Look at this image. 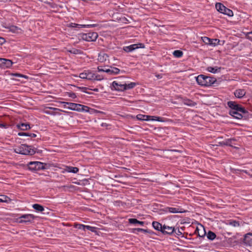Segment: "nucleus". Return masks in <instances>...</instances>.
<instances>
[{"mask_svg":"<svg viewBox=\"0 0 252 252\" xmlns=\"http://www.w3.org/2000/svg\"><path fill=\"white\" fill-rule=\"evenodd\" d=\"M195 80L199 85L203 87H209L212 85L216 86L215 84L217 82L216 78L204 74H200L195 77Z\"/></svg>","mask_w":252,"mask_h":252,"instance_id":"nucleus-1","label":"nucleus"},{"mask_svg":"<svg viewBox=\"0 0 252 252\" xmlns=\"http://www.w3.org/2000/svg\"><path fill=\"white\" fill-rule=\"evenodd\" d=\"M228 107L230 108L228 114L233 118L240 120L243 118L242 114L238 113V110L240 109L241 105L236 101H228L227 102Z\"/></svg>","mask_w":252,"mask_h":252,"instance_id":"nucleus-2","label":"nucleus"},{"mask_svg":"<svg viewBox=\"0 0 252 252\" xmlns=\"http://www.w3.org/2000/svg\"><path fill=\"white\" fill-rule=\"evenodd\" d=\"M34 147L32 145H29L26 144H23L14 149L15 153L32 156L35 154Z\"/></svg>","mask_w":252,"mask_h":252,"instance_id":"nucleus-3","label":"nucleus"},{"mask_svg":"<svg viewBox=\"0 0 252 252\" xmlns=\"http://www.w3.org/2000/svg\"><path fill=\"white\" fill-rule=\"evenodd\" d=\"M68 106L67 107L69 110L76 111L77 112H88L93 114L97 110L91 108L88 106L84 105L79 103L70 102L68 104Z\"/></svg>","mask_w":252,"mask_h":252,"instance_id":"nucleus-4","label":"nucleus"},{"mask_svg":"<svg viewBox=\"0 0 252 252\" xmlns=\"http://www.w3.org/2000/svg\"><path fill=\"white\" fill-rule=\"evenodd\" d=\"M28 169L32 172L44 170L49 168V165L40 161H30L28 164Z\"/></svg>","mask_w":252,"mask_h":252,"instance_id":"nucleus-5","label":"nucleus"},{"mask_svg":"<svg viewBox=\"0 0 252 252\" xmlns=\"http://www.w3.org/2000/svg\"><path fill=\"white\" fill-rule=\"evenodd\" d=\"M98 37V34L96 32H89L86 33H82L78 34V38L80 39L88 42L94 41Z\"/></svg>","mask_w":252,"mask_h":252,"instance_id":"nucleus-6","label":"nucleus"},{"mask_svg":"<svg viewBox=\"0 0 252 252\" xmlns=\"http://www.w3.org/2000/svg\"><path fill=\"white\" fill-rule=\"evenodd\" d=\"M36 218V217L32 214H24L17 218L16 222L19 223H32Z\"/></svg>","mask_w":252,"mask_h":252,"instance_id":"nucleus-7","label":"nucleus"},{"mask_svg":"<svg viewBox=\"0 0 252 252\" xmlns=\"http://www.w3.org/2000/svg\"><path fill=\"white\" fill-rule=\"evenodd\" d=\"M216 8L219 12L227 15L229 17H232L233 16L232 10L227 8L221 3H217L216 4Z\"/></svg>","mask_w":252,"mask_h":252,"instance_id":"nucleus-8","label":"nucleus"},{"mask_svg":"<svg viewBox=\"0 0 252 252\" xmlns=\"http://www.w3.org/2000/svg\"><path fill=\"white\" fill-rule=\"evenodd\" d=\"M145 44L142 43H138L137 44H133L127 46L123 47V50L126 53H129L134 51L135 50L139 48H144Z\"/></svg>","mask_w":252,"mask_h":252,"instance_id":"nucleus-9","label":"nucleus"},{"mask_svg":"<svg viewBox=\"0 0 252 252\" xmlns=\"http://www.w3.org/2000/svg\"><path fill=\"white\" fill-rule=\"evenodd\" d=\"M162 230L163 231L162 234L163 235L172 236L174 235V233L177 230V228H175V226H169L166 224H163Z\"/></svg>","mask_w":252,"mask_h":252,"instance_id":"nucleus-10","label":"nucleus"},{"mask_svg":"<svg viewBox=\"0 0 252 252\" xmlns=\"http://www.w3.org/2000/svg\"><path fill=\"white\" fill-rule=\"evenodd\" d=\"M242 242L247 247H252V233L249 232L245 234Z\"/></svg>","mask_w":252,"mask_h":252,"instance_id":"nucleus-11","label":"nucleus"},{"mask_svg":"<svg viewBox=\"0 0 252 252\" xmlns=\"http://www.w3.org/2000/svg\"><path fill=\"white\" fill-rule=\"evenodd\" d=\"M13 62L10 60L0 58V68L2 69L9 68L12 66Z\"/></svg>","mask_w":252,"mask_h":252,"instance_id":"nucleus-12","label":"nucleus"},{"mask_svg":"<svg viewBox=\"0 0 252 252\" xmlns=\"http://www.w3.org/2000/svg\"><path fill=\"white\" fill-rule=\"evenodd\" d=\"M124 86L125 84H119L115 81H113L111 85L112 90H114L119 92L125 91V89L124 88Z\"/></svg>","mask_w":252,"mask_h":252,"instance_id":"nucleus-13","label":"nucleus"},{"mask_svg":"<svg viewBox=\"0 0 252 252\" xmlns=\"http://www.w3.org/2000/svg\"><path fill=\"white\" fill-rule=\"evenodd\" d=\"M203 227L202 229H200L198 227H197L194 231V233L196 234L198 237H199L201 239H204L206 235V232L205 231V228L202 225Z\"/></svg>","mask_w":252,"mask_h":252,"instance_id":"nucleus-14","label":"nucleus"},{"mask_svg":"<svg viewBox=\"0 0 252 252\" xmlns=\"http://www.w3.org/2000/svg\"><path fill=\"white\" fill-rule=\"evenodd\" d=\"M105 71L106 73L111 75H117L121 71V70L118 68L112 66H110L109 68L106 69Z\"/></svg>","mask_w":252,"mask_h":252,"instance_id":"nucleus-15","label":"nucleus"},{"mask_svg":"<svg viewBox=\"0 0 252 252\" xmlns=\"http://www.w3.org/2000/svg\"><path fill=\"white\" fill-rule=\"evenodd\" d=\"M150 121H158L160 122H169L172 121L171 119L155 116H150Z\"/></svg>","mask_w":252,"mask_h":252,"instance_id":"nucleus-16","label":"nucleus"},{"mask_svg":"<svg viewBox=\"0 0 252 252\" xmlns=\"http://www.w3.org/2000/svg\"><path fill=\"white\" fill-rule=\"evenodd\" d=\"M182 103L187 106L193 107L195 106L197 103L195 102H194L192 100L189 99L186 97H182Z\"/></svg>","mask_w":252,"mask_h":252,"instance_id":"nucleus-17","label":"nucleus"},{"mask_svg":"<svg viewBox=\"0 0 252 252\" xmlns=\"http://www.w3.org/2000/svg\"><path fill=\"white\" fill-rule=\"evenodd\" d=\"M234 95L238 98H243L246 94V92L244 89H237L234 93Z\"/></svg>","mask_w":252,"mask_h":252,"instance_id":"nucleus-18","label":"nucleus"},{"mask_svg":"<svg viewBox=\"0 0 252 252\" xmlns=\"http://www.w3.org/2000/svg\"><path fill=\"white\" fill-rule=\"evenodd\" d=\"M164 211L166 212H169L170 213H182L185 212V211H183L181 209V210H179V208H173V207H167L164 208Z\"/></svg>","mask_w":252,"mask_h":252,"instance_id":"nucleus-19","label":"nucleus"},{"mask_svg":"<svg viewBox=\"0 0 252 252\" xmlns=\"http://www.w3.org/2000/svg\"><path fill=\"white\" fill-rule=\"evenodd\" d=\"M17 127L21 130L25 131L30 129L31 127L29 123H21L17 125Z\"/></svg>","mask_w":252,"mask_h":252,"instance_id":"nucleus-20","label":"nucleus"},{"mask_svg":"<svg viewBox=\"0 0 252 252\" xmlns=\"http://www.w3.org/2000/svg\"><path fill=\"white\" fill-rule=\"evenodd\" d=\"M152 226L155 230L162 233L163 225L161 223L158 221H154L152 222Z\"/></svg>","mask_w":252,"mask_h":252,"instance_id":"nucleus-21","label":"nucleus"},{"mask_svg":"<svg viewBox=\"0 0 252 252\" xmlns=\"http://www.w3.org/2000/svg\"><path fill=\"white\" fill-rule=\"evenodd\" d=\"M175 228H177V230L174 233V235L178 238V236H182V237H184L183 235L182 231L185 230V227L184 226L180 227L179 226H177V225L175 226Z\"/></svg>","mask_w":252,"mask_h":252,"instance_id":"nucleus-22","label":"nucleus"},{"mask_svg":"<svg viewBox=\"0 0 252 252\" xmlns=\"http://www.w3.org/2000/svg\"><path fill=\"white\" fill-rule=\"evenodd\" d=\"M238 113L242 114L244 119L249 118L250 115L249 111L242 105H241L240 109L238 110Z\"/></svg>","mask_w":252,"mask_h":252,"instance_id":"nucleus-23","label":"nucleus"},{"mask_svg":"<svg viewBox=\"0 0 252 252\" xmlns=\"http://www.w3.org/2000/svg\"><path fill=\"white\" fill-rule=\"evenodd\" d=\"M128 222L132 224H139L141 226H143L145 224V221H140L135 218H130L128 219Z\"/></svg>","mask_w":252,"mask_h":252,"instance_id":"nucleus-24","label":"nucleus"},{"mask_svg":"<svg viewBox=\"0 0 252 252\" xmlns=\"http://www.w3.org/2000/svg\"><path fill=\"white\" fill-rule=\"evenodd\" d=\"M226 224L235 227H239L240 226V222L238 220H227Z\"/></svg>","mask_w":252,"mask_h":252,"instance_id":"nucleus-25","label":"nucleus"},{"mask_svg":"<svg viewBox=\"0 0 252 252\" xmlns=\"http://www.w3.org/2000/svg\"><path fill=\"white\" fill-rule=\"evenodd\" d=\"M221 69V67H218V66H215V67L208 66L206 68V70L208 72L212 73H216L217 72H220V71Z\"/></svg>","mask_w":252,"mask_h":252,"instance_id":"nucleus-26","label":"nucleus"},{"mask_svg":"<svg viewBox=\"0 0 252 252\" xmlns=\"http://www.w3.org/2000/svg\"><path fill=\"white\" fill-rule=\"evenodd\" d=\"M108 57L109 56L107 54L100 53L98 54V61L101 63H103L105 62Z\"/></svg>","mask_w":252,"mask_h":252,"instance_id":"nucleus-27","label":"nucleus"},{"mask_svg":"<svg viewBox=\"0 0 252 252\" xmlns=\"http://www.w3.org/2000/svg\"><path fill=\"white\" fill-rule=\"evenodd\" d=\"M138 85H139V83L136 82H130L128 84L125 83V86L124 87L125 91L126 90L132 89Z\"/></svg>","mask_w":252,"mask_h":252,"instance_id":"nucleus-28","label":"nucleus"},{"mask_svg":"<svg viewBox=\"0 0 252 252\" xmlns=\"http://www.w3.org/2000/svg\"><path fill=\"white\" fill-rule=\"evenodd\" d=\"M18 135L20 136H28L31 138H35L37 136L35 133L26 132H19L18 133Z\"/></svg>","mask_w":252,"mask_h":252,"instance_id":"nucleus-29","label":"nucleus"},{"mask_svg":"<svg viewBox=\"0 0 252 252\" xmlns=\"http://www.w3.org/2000/svg\"><path fill=\"white\" fill-rule=\"evenodd\" d=\"M65 170L68 172L73 173H77L79 172V170L78 167L68 166H66Z\"/></svg>","mask_w":252,"mask_h":252,"instance_id":"nucleus-30","label":"nucleus"},{"mask_svg":"<svg viewBox=\"0 0 252 252\" xmlns=\"http://www.w3.org/2000/svg\"><path fill=\"white\" fill-rule=\"evenodd\" d=\"M206 235L208 239L210 241L214 240L217 237L216 233L211 230H209Z\"/></svg>","mask_w":252,"mask_h":252,"instance_id":"nucleus-31","label":"nucleus"},{"mask_svg":"<svg viewBox=\"0 0 252 252\" xmlns=\"http://www.w3.org/2000/svg\"><path fill=\"white\" fill-rule=\"evenodd\" d=\"M32 208L37 212H42L44 211V207L39 204H33Z\"/></svg>","mask_w":252,"mask_h":252,"instance_id":"nucleus-32","label":"nucleus"},{"mask_svg":"<svg viewBox=\"0 0 252 252\" xmlns=\"http://www.w3.org/2000/svg\"><path fill=\"white\" fill-rule=\"evenodd\" d=\"M11 199L7 196L5 195H0V202L4 203H10L11 201Z\"/></svg>","mask_w":252,"mask_h":252,"instance_id":"nucleus-33","label":"nucleus"},{"mask_svg":"<svg viewBox=\"0 0 252 252\" xmlns=\"http://www.w3.org/2000/svg\"><path fill=\"white\" fill-rule=\"evenodd\" d=\"M137 120L140 121H150V116L138 114L136 116Z\"/></svg>","mask_w":252,"mask_h":252,"instance_id":"nucleus-34","label":"nucleus"},{"mask_svg":"<svg viewBox=\"0 0 252 252\" xmlns=\"http://www.w3.org/2000/svg\"><path fill=\"white\" fill-rule=\"evenodd\" d=\"M202 41L205 44H207V45H210L211 44H215V43H213V42H210L211 41H212V40H214L213 39V38H210L208 37H207V36H204V37H202Z\"/></svg>","mask_w":252,"mask_h":252,"instance_id":"nucleus-35","label":"nucleus"},{"mask_svg":"<svg viewBox=\"0 0 252 252\" xmlns=\"http://www.w3.org/2000/svg\"><path fill=\"white\" fill-rule=\"evenodd\" d=\"M9 31L13 32V33H18L19 31H21V29L18 27L17 26L11 25L8 27Z\"/></svg>","mask_w":252,"mask_h":252,"instance_id":"nucleus-36","label":"nucleus"},{"mask_svg":"<svg viewBox=\"0 0 252 252\" xmlns=\"http://www.w3.org/2000/svg\"><path fill=\"white\" fill-rule=\"evenodd\" d=\"M235 141H236V139L235 138L227 139L225 140V146L233 147L232 145V144H233V142Z\"/></svg>","mask_w":252,"mask_h":252,"instance_id":"nucleus-37","label":"nucleus"},{"mask_svg":"<svg viewBox=\"0 0 252 252\" xmlns=\"http://www.w3.org/2000/svg\"><path fill=\"white\" fill-rule=\"evenodd\" d=\"M130 232L131 233H133L134 234H138V232H142L145 233L146 229L141 228H131L130 229Z\"/></svg>","mask_w":252,"mask_h":252,"instance_id":"nucleus-38","label":"nucleus"},{"mask_svg":"<svg viewBox=\"0 0 252 252\" xmlns=\"http://www.w3.org/2000/svg\"><path fill=\"white\" fill-rule=\"evenodd\" d=\"M87 78H86V79L89 80H94L95 74L93 73L91 70H87Z\"/></svg>","mask_w":252,"mask_h":252,"instance_id":"nucleus-39","label":"nucleus"},{"mask_svg":"<svg viewBox=\"0 0 252 252\" xmlns=\"http://www.w3.org/2000/svg\"><path fill=\"white\" fill-rule=\"evenodd\" d=\"M173 55L176 58H181L183 55V52L181 50H176L173 52Z\"/></svg>","mask_w":252,"mask_h":252,"instance_id":"nucleus-40","label":"nucleus"},{"mask_svg":"<svg viewBox=\"0 0 252 252\" xmlns=\"http://www.w3.org/2000/svg\"><path fill=\"white\" fill-rule=\"evenodd\" d=\"M99 25L97 24H88V25H82L80 24L79 29L80 28H94L98 27Z\"/></svg>","mask_w":252,"mask_h":252,"instance_id":"nucleus-41","label":"nucleus"},{"mask_svg":"<svg viewBox=\"0 0 252 252\" xmlns=\"http://www.w3.org/2000/svg\"><path fill=\"white\" fill-rule=\"evenodd\" d=\"M73 226L75 228H77L78 229H81V230H83L84 231H85V229H86V225L84 224H82L75 223Z\"/></svg>","mask_w":252,"mask_h":252,"instance_id":"nucleus-42","label":"nucleus"},{"mask_svg":"<svg viewBox=\"0 0 252 252\" xmlns=\"http://www.w3.org/2000/svg\"><path fill=\"white\" fill-rule=\"evenodd\" d=\"M67 51L73 54H80L82 52L81 50L74 48H72L71 50H68Z\"/></svg>","mask_w":252,"mask_h":252,"instance_id":"nucleus-43","label":"nucleus"},{"mask_svg":"<svg viewBox=\"0 0 252 252\" xmlns=\"http://www.w3.org/2000/svg\"><path fill=\"white\" fill-rule=\"evenodd\" d=\"M12 76H15L17 77H21V78H24L25 79H28L29 78V77L26 75L18 73H11V74Z\"/></svg>","mask_w":252,"mask_h":252,"instance_id":"nucleus-44","label":"nucleus"},{"mask_svg":"<svg viewBox=\"0 0 252 252\" xmlns=\"http://www.w3.org/2000/svg\"><path fill=\"white\" fill-rule=\"evenodd\" d=\"M73 86L75 87H76L78 89H79V90H80L85 93H87V90L90 89V88L85 87H78V86H76L75 85H73Z\"/></svg>","mask_w":252,"mask_h":252,"instance_id":"nucleus-45","label":"nucleus"},{"mask_svg":"<svg viewBox=\"0 0 252 252\" xmlns=\"http://www.w3.org/2000/svg\"><path fill=\"white\" fill-rule=\"evenodd\" d=\"M66 95L72 98H76L77 97L76 94L72 92H66Z\"/></svg>","mask_w":252,"mask_h":252,"instance_id":"nucleus-46","label":"nucleus"},{"mask_svg":"<svg viewBox=\"0 0 252 252\" xmlns=\"http://www.w3.org/2000/svg\"><path fill=\"white\" fill-rule=\"evenodd\" d=\"M86 229L91 231V232H94L96 231V227L90 225H86Z\"/></svg>","mask_w":252,"mask_h":252,"instance_id":"nucleus-47","label":"nucleus"},{"mask_svg":"<svg viewBox=\"0 0 252 252\" xmlns=\"http://www.w3.org/2000/svg\"><path fill=\"white\" fill-rule=\"evenodd\" d=\"M79 77L83 79H86V78H87V70H85L83 72L80 73Z\"/></svg>","mask_w":252,"mask_h":252,"instance_id":"nucleus-48","label":"nucleus"},{"mask_svg":"<svg viewBox=\"0 0 252 252\" xmlns=\"http://www.w3.org/2000/svg\"><path fill=\"white\" fill-rule=\"evenodd\" d=\"M241 169L231 168V171L234 174H240V172H241Z\"/></svg>","mask_w":252,"mask_h":252,"instance_id":"nucleus-49","label":"nucleus"},{"mask_svg":"<svg viewBox=\"0 0 252 252\" xmlns=\"http://www.w3.org/2000/svg\"><path fill=\"white\" fill-rule=\"evenodd\" d=\"M80 24L74 23H70L68 27L70 28H76L79 29Z\"/></svg>","mask_w":252,"mask_h":252,"instance_id":"nucleus-50","label":"nucleus"},{"mask_svg":"<svg viewBox=\"0 0 252 252\" xmlns=\"http://www.w3.org/2000/svg\"><path fill=\"white\" fill-rule=\"evenodd\" d=\"M214 39V40H212V41H211L210 42L215 43V45H214V44H211L210 45H212V46H216V45H217L220 44V39H217V38H214V39Z\"/></svg>","mask_w":252,"mask_h":252,"instance_id":"nucleus-51","label":"nucleus"},{"mask_svg":"<svg viewBox=\"0 0 252 252\" xmlns=\"http://www.w3.org/2000/svg\"><path fill=\"white\" fill-rule=\"evenodd\" d=\"M103 79V77L99 74H95V76L94 77V80H96V81H101Z\"/></svg>","mask_w":252,"mask_h":252,"instance_id":"nucleus-52","label":"nucleus"},{"mask_svg":"<svg viewBox=\"0 0 252 252\" xmlns=\"http://www.w3.org/2000/svg\"><path fill=\"white\" fill-rule=\"evenodd\" d=\"M9 125L4 123H0V127L2 128H7L9 127Z\"/></svg>","mask_w":252,"mask_h":252,"instance_id":"nucleus-53","label":"nucleus"},{"mask_svg":"<svg viewBox=\"0 0 252 252\" xmlns=\"http://www.w3.org/2000/svg\"><path fill=\"white\" fill-rule=\"evenodd\" d=\"M247 38L252 41V32H248L247 34L246 35Z\"/></svg>","mask_w":252,"mask_h":252,"instance_id":"nucleus-54","label":"nucleus"},{"mask_svg":"<svg viewBox=\"0 0 252 252\" xmlns=\"http://www.w3.org/2000/svg\"><path fill=\"white\" fill-rule=\"evenodd\" d=\"M106 68H103V67L102 66H98L97 67V69H98V71L99 72H105V70L106 69Z\"/></svg>","mask_w":252,"mask_h":252,"instance_id":"nucleus-55","label":"nucleus"},{"mask_svg":"<svg viewBox=\"0 0 252 252\" xmlns=\"http://www.w3.org/2000/svg\"><path fill=\"white\" fill-rule=\"evenodd\" d=\"M145 233H149L151 235L155 234V233L154 231H153L151 230L148 229H146Z\"/></svg>","mask_w":252,"mask_h":252,"instance_id":"nucleus-56","label":"nucleus"},{"mask_svg":"<svg viewBox=\"0 0 252 252\" xmlns=\"http://www.w3.org/2000/svg\"><path fill=\"white\" fill-rule=\"evenodd\" d=\"M59 103L63 104L64 108H67V107H66V105H68V104H69V102L65 101H60Z\"/></svg>","mask_w":252,"mask_h":252,"instance_id":"nucleus-57","label":"nucleus"},{"mask_svg":"<svg viewBox=\"0 0 252 252\" xmlns=\"http://www.w3.org/2000/svg\"><path fill=\"white\" fill-rule=\"evenodd\" d=\"M5 39L1 37H0V45H2L5 42Z\"/></svg>","mask_w":252,"mask_h":252,"instance_id":"nucleus-58","label":"nucleus"},{"mask_svg":"<svg viewBox=\"0 0 252 252\" xmlns=\"http://www.w3.org/2000/svg\"><path fill=\"white\" fill-rule=\"evenodd\" d=\"M219 145L220 146H225V140H224V141H221V142H219Z\"/></svg>","mask_w":252,"mask_h":252,"instance_id":"nucleus-59","label":"nucleus"},{"mask_svg":"<svg viewBox=\"0 0 252 252\" xmlns=\"http://www.w3.org/2000/svg\"><path fill=\"white\" fill-rule=\"evenodd\" d=\"M35 151V153H37V154H41L42 153V150H38L36 148H34V150Z\"/></svg>","mask_w":252,"mask_h":252,"instance_id":"nucleus-60","label":"nucleus"},{"mask_svg":"<svg viewBox=\"0 0 252 252\" xmlns=\"http://www.w3.org/2000/svg\"><path fill=\"white\" fill-rule=\"evenodd\" d=\"M90 90L93 91L94 92H98V89L97 88H94V89H91L90 88Z\"/></svg>","mask_w":252,"mask_h":252,"instance_id":"nucleus-61","label":"nucleus"},{"mask_svg":"<svg viewBox=\"0 0 252 252\" xmlns=\"http://www.w3.org/2000/svg\"><path fill=\"white\" fill-rule=\"evenodd\" d=\"M241 172H244V173H246L247 174H249V173H248V171L246 170H241Z\"/></svg>","mask_w":252,"mask_h":252,"instance_id":"nucleus-62","label":"nucleus"},{"mask_svg":"<svg viewBox=\"0 0 252 252\" xmlns=\"http://www.w3.org/2000/svg\"><path fill=\"white\" fill-rule=\"evenodd\" d=\"M156 77L158 79H160L162 78V75L161 74H158L156 75Z\"/></svg>","mask_w":252,"mask_h":252,"instance_id":"nucleus-63","label":"nucleus"},{"mask_svg":"<svg viewBox=\"0 0 252 252\" xmlns=\"http://www.w3.org/2000/svg\"><path fill=\"white\" fill-rule=\"evenodd\" d=\"M45 113L47 114H51V113L48 111H45Z\"/></svg>","mask_w":252,"mask_h":252,"instance_id":"nucleus-64","label":"nucleus"}]
</instances>
